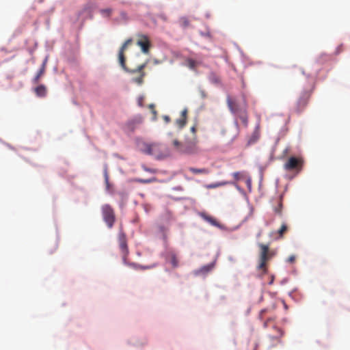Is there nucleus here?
<instances>
[{
    "mask_svg": "<svg viewBox=\"0 0 350 350\" xmlns=\"http://www.w3.org/2000/svg\"><path fill=\"white\" fill-rule=\"evenodd\" d=\"M198 141L196 138L187 141L185 143H180L178 140L174 139L172 142L176 150L180 154H194L198 152L197 146Z\"/></svg>",
    "mask_w": 350,
    "mask_h": 350,
    "instance_id": "2",
    "label": "nucleus"
},
{
    "mask_svg": "<svg viewBox=\"0 0 350 350\" xmlns=\"http://www.w3.org/2000/svg\"><path fill=\"white\" fill-rule=\"evenodd\" d=\"M101 211L104 221L109 228H111L116 221L114 210L109 204H104L101 207Z\"/></svg>",
    "mask_w": 350,
    "mask_h": 350,
    "instance_id": "5",
    "label": "nucleus"
},
{
    "mask_svg": "<svg viewBox=\"0 0 350 350\" xmlns=\"http://www.w3.org/2000/svg\"><path fill=\"white\" fill-rule=\"evenodd\" d=\"M273 328L277 331L276 335H269V338L273 342L275 341L278 343L281 342V338L284 336V332L279 327H273Z\"/></svg>",
    "mask_w": 350,
    "mask_h": 350,
    "instance_id": "14",
    "label": "nucleus"
},
{
    "mask_svg": "<svg viewBox=\"0 0 350 350\" xmlns=\"http://www.w3.org/2000/svg\"><path fill=\"white\" fill-rule=\"evenodd\" d=\"M228 184H233V183H230V182H228V181L219 182V183H212V184L207 185H206V188H207V189H215V188H217V187H219L226 185Z\"/></svg>",
    "mask_w": 350,
    "mask_h": 350,
    "instance_id": "20",
    "label": "nucleus"
},
{
    "mask_svg": "<svg viewBox=\"0 0 350 350\" xmlns=\"http://www.w3.org/2000/svg\"><path fill=\"white\" fill-rule=\"evenodd\" d=\"M189 171L191 172H192L193 174H207L209 173V171L206 168L198 169V168H195V167H190Z\"/></svg>",
    "mask_w": 350,
    "mask_h": 350,
    "instance_id": "21",
    "label": "nucleus"
},
{
    "mask_svg": "<svg viewBox=\"0 0 350 350\" xmlns=\"http://www.w3.org/2000/svg\"><path fill=\"white\" fill-rule=\"evenodd\" d=\"M201 217L206 221H208V223H210L211 225L213 226H219V223L217 222V221L213 218V217L210 216V215H206V213H201Z\"/></svg>",
    "mask_w": 350,
    "mask_h": 350,
    "instance_id": "18",
    "label": "nucleus"
},
{
    "mask_svg": "<svg viewBox=\"0 0 350 350\" xmlns=\"http://www.w3.org/2000/svg\"><path fill=\"white\" fill-rule=\"evenodd\" d=\"M282 197H280L279 199V201H278V206H275L273 210H274V212L275 214L281 216L282 214Z\"/></svg>",
    "mask_w": 350,
    "mask_h": 350,
    "instance_id": "22",
    "label": "nucleus"
},
{
    "mask_svg": "<svg viewBox=\"0 0 350 350\" xmlns=\"http://www.w3.org/2000/svg\"><path fill=\"white\" fill-rule=\"evenodd\" d=\"M137 44L141 47L144 53H147L150 49V42L148 38L145 36H139L137 42Z\"/></svg>",
    "mask_w": 350,
    "mask_h": 350,
    "instance_id": "9",
    "label": "nucleus"
},
{
    "mask_svg": "<svg viewBox=\"0 0 350 350\" xmlns=\"http://www.w3.org/2000/svg\"><path fill=\"white\" fill-rule=\"evenodd\" d=\"M191 132H192V133H196V127H195V126H192V127L191 128Z\"/></svg>",
    "mask_w": 350,
    "mask_h": 350,
    "instance_id": "37",
    "label": "nucleus"
},
{
    "mask_svg": "<svg viewBox=\"0 0 350 350\" xmlns=\"http://www.w3.org/2000/svg\"><path fill=\"white\" fill-rule=\"evenodd\" d=\"M286 261L289 263H293L295 261V256L294 255L290 256Z\"/></svg>",
    "mask_w": 350,
    "mask_h": 350,
    "instance_id": "32",
    "label": "nucleus"
},
{
    "mask_svg": "<svg viewBox=\"0 0 350 350\" xmlns=\"http://www.w3.org/2000/svg\"><path fill=\"white\" fill-rule=\"evenodd\" d=\"M148 107L150 109H153V104H150L148 105Z\"/></svg>",
    "mask_w": 350,
    "mask_h": 350,
    "instance_id": "40",
    "label": "nucleus"
},
{
    "mask_svg": "<svg viewBox=\"0 0 350 350\" xmlns=\"http://www.w3.org/2000/svg\"><path fill=\"white\" fill-rule=\"evenodd\" d=\"M310 96V90L304 91L301 92L296 104L295 110L297 113L301 112L305 109L309 101Z\"/></svg>",
    "mask_w": 350,
    "mask_h": 350,
    "instance_id": "6",
    "label": "nucleus"
},
{
    "mask_svg": "<svg viewBox=\"0 0 350 350\" xmlns=\"http://www.w3.org/2000/svg\"><path fill=\"white\" fill-rule=\"evenodd\" d=\"M148 154H150L151 153V146H148V149H147V151H146Z\"/></svg>",
    "mask_w": 350,
    "mask_h": 350,
    "instance_id": "36",
    "label": "nucleus"
},
{
    "mask_svg": "<svg viewBox=\"0 0 350 350\" xmlns=\"http://www.w3.org/2000/svg\"><path fill=\"white\" fill-rule=\"evenodd\" d=\"M237 116H239V118H240V120H241V122H243L244 126L245 127H247V125H248V117H247V110H246V102H245V100H244V109H243V110L241 111V113L237 114Z\"/></svg>",
    "mask_w": 350,
    "mask_h": 350,
    "instance_id": "15",
    "label": "nucleus"
},
{
    "mask_svg": "<svg viewBox=\"0 0 350 350\" xmlns=\"http://www.w3.org/2000/svg\"><path fill=\"white\" fill-rule=\"evenodd\" d=\"M258 245L260 250L258 268V269L266 272L267 262L275 255V252L274 250H269L268 245L258 243Z\"/></svg>",
    "mask_w": 350,
    "mask_h": 350,
    "instance_id": "3",
    "label": "nucleus"
},
{
    "mask_svg": "<svg viewBox=\"0 0 350 350\" xmlns=\"http://www.w3.org/2000/svg\"><path fill=\"white\" fill-rule=\"evenodd\" d=\"M168 155H169V153H168V152H167V153H166V154H165L164 155H157V158L158 159H163V158L166 157H167V156H168Z\"/></svg>",
    "mask_w": 350,
    "mask_h": 350,
    "instance_id": "33",
    "label": "nucleus"
},
{
    "mask_svg": "<svg viewBox=\"0 0 350 350\" xmlns=\"http://www.w3.org/2000/svg\"><path fill=\"white\" fill-rule=\"evenodd\" d=\"M142 269H150L151 266H146V267H141Z\"/></svg>",
    "mask_w": 350,
    "mask_h": 350,
    "instance_id": "38",
    "label": "nucleus"
},
{
    "mask_svg": "<svg viewBox=\"0 0 350 350\" xmlns=\"http://www.w3.org/2000/svg\"><path fill=\"white\" fill-rule=\"evenodd\" d=\"M35 93L38 96L44 97L46 94V88L44 85H40L35 88Z\"/></svg>",
    "mask_w": 350,
    "mask_h": 350,
    "instance_id": "17",
    "label": "nucleus"
},
{
    "mask_svg": "<svg viewBox=\"0 0 350 350\" xmlns=\"http://www.w3.org/2000/svg\"><path fill=\"white\" fill-rule=\"evenodd\" d=\"M267 312V310L266 309H263V310H261L260 313H259V315H258V317L260 320H262L263 318H264V315Z\"/></svg>",
    "mask_w": 350,
    "mask_h": 350,
    "instance_id": "31",
    "label": "nucleus"
},
{
    "mask_svg": "<svg viewBox=\"0 0 350 350\" xmlns=\"http://www.w3.org/2000/svg\"><path fill=\"white\" fill-rule=\"evenodd\" d=\"M167 260H168L172 264L174 268L178 266V260L176 258V254L173 252H170L168 253Z\"/></svg>",
    "mask_w": 350,
    "mask_h": 350,
    "instance_id": "16",
    "label": "nucleus"
},
{
    "mask_svg": "<svg viewBox=\"0 0 350 350\" xmlns=\"http://www.w3.org/2000/svg\"><path fill=\"white\" fill-rule=\"evenodd\" d=\"M261 234H262V231H259L258 233L257 234V237H260L261 236Z\"/></svg>",
    "mask_w": 350,
    "mask_h": 350,
    "instance_id": "39",
    "label": "nucleus"
},
{
    "mask_svg": "<svg viewBox=\"0 0 350 350\" xmlns=\"http://www.w3.org/2000/svg\"><path fill=\"white\" fill-rule=\"evenodd\" d=\"M132 43V39H128L125 41V42L123 44L122 47L120 49L119 54H118V58H119V62L122 68L125 70L126 71L131 72V73H137L139 76L136 77H133L132 79V81L138 85H140L143 82V77L144 76V73L142 72L143 68H144L145 65L142 64L139 65L136 70H129L125 64V57L124 55V51L126 50V47Z\"/></svg>",
    "mask_w": 350,
    "mask_h": 350,
    "instance_id": "1",
    "label": "nucleus"
},
{
    "mask_svg": "<svg viewBox=\"0 0 350 350\" xmlns=\"http://www.w3.org/2000/svg\"><path fill=\"white\" fill-rule=\"evenodd\" d=\"M260 137V124H258L252 135L249 137L247 140V145H252L253 144H255Z\"/></svg>",
    "mask_w": 350,
    "mask_h": 350,
    "instance_id": "10",
    "label": "nucleus"
},
{
    "mask_svg": "<svg viewBox=\"0 0 350 350\" xmlns=\"http://www.w3.org/2000/svg\"><path fill=\"white\" fill-rule=\"evenodd\" d=\"M246 183H247V185H248V187H251V180H250V178L247 179Z\"/></svg>",
    "mask_w": 350,
    "mask_h": 350,
    "instance_id": "35",
    "label": "nucleus"
},
{
    "mask_svg": "<svg viewBox=\"0 0 350 350\" xmlns=\"http://www.w3.org/2000/svg\"><path fill=\"white\" fill-rule=\"evenodd\" d=\"M288 226L286 224H283L280 228L278 230V234L279 238H283L284 234L287 232Z\"/></svg>",
    "mask_w": 350,
    "mask_h": 350,
    "instance_id": "23",
    "label": "nucleus"
},
{
    "mask_svg": "<svg viewBox=\"0 0 350 350\" xmlns=\"http://www.w3.org/2000/svg\"><path fill=\"white\" fill-rule=\"evenodd\" d=\"M226 101L230 111L234 114H239L244 109V106L241 107L240 104L230 96H228Z\"/></svg>",
    "mask_w": 350,
    "mask_h": 350,
    "instance_id": "8",
    "label": "nucleus"
},
{
    "mask_svg": "<svg viewBox=\"0 0 350 350\" xmlns=\"http://www.w3.org/2000/svg\"><path fill=\"white\" fill-rule=\"evenodd\" d=\"M187 66L191 69L194 70L196 68V66H197V62L195 60L192 59H189L187 61Z\"/></svg>",
    "mask_w": 350,
    "mask_h": 350,
    "instance_id": "26",
    "label": "nucleus"
},
{
    "mask_svg": "<svg viewBox=\"0 0 350 350\" xmlns=\"http://www.w3.org/2000/svg\"><path fill=\"white\" fill-rule=\"evenodd\" d=\"M163 118H164V120H165V121L166 122H170V117H169V116H165Z\"/></svg>",
    "mask_w": 350,
    "mask_h": 350,
    "instance_id": "34",
    "label": "nucleus"
},
{
    "mask_svg": "<svg viewBox=\"0 0 350 350\" xmlns=\"http://www.w3.org/2000/svg\"><path fill=\"white\" fill-rule=\"evenodd\" d=\"M118 243L120 248L123 254V260L125 262L126 261V255L128 254V246H127V241L126 237V234L120 230L118 233Z\"/></svg>",
    "mask_w": 350,
    "mask_h": 350,
    "instance_id": "7",
    "label": "nucleus"
},
{
    "mask_svg": "<svg viewBox=\"0 0 350 350\" xmlns=\"http://www.w3.org/2000/svg\"><path fill=\"white\" fill-rule=\"evenodd\" d=\"M208 79L213 84L219 85L221 83L220 77L215 72L210 73L208 76Z\"/></svg>",
    "mask_w": 350,
    "mask_h": 350,
    "instance_id": "19",
    "label": "nucleus"
},
{
    "mask_svg": "<svg viewBox=\"0 0 350 350\" xmlns=\"http://www.w3.org/2000/svg\"><path fill=\"white\" fill-rule=\"evenodd\" d=\"M144 98H145V97L144 96H139V98L137 99V103L140 107L143 106V102L144 100Z\"/></svg>",
    "mask_w": 350,
    "mask_h": 350,
    "instance_id": "30",
    "label": "nucleus"
},
{
    "mask_svg": "<svg viewBox=\"0 0 350 350\" xmlns=\"http://www.w3.org/2000/svg\"><path fill=\"white\" fill-rule=\"evenodd\" d=\"M138 181L146 183V182H150V180H138Z\"/></svg>",
    "mask_w": 350,
    "mask_h": 350,
    "instance_id": "41",
    "label": "nucleus"
},
{
    "mask_svg": "<svg viewBox=\"0 0 350 350\" xmlns=\"http://www.w3.org/2000/svg\"><path fill=\"white\" fill-rule=\"evenodd\" d=\"M180 22L184 27H188L189 25V21L186 17L181 18Z\"/></svg>",
    "mask_w": 350,
    "mask_h": 350,
    "instance_id": "29",
    "label": "nucleus"
},
{
    "mask_svg": "<svg viewBox=\"0 0 350 350\" xmlns=\"http://www.w3.org/2000/svg\"><path fill=\"white\" fill-rule=\"evenodd\" d=\"M275 317H269L267 320H265L263 323L264 328H267L269 326V323H271V322H273L275 321Z\"/></svg>",
    "mask_w": 350,
    "mask_h": 350,
    "instance_id": "28",
    "label": "nucleus"
},
{
    "mask_svg": "<svg viewBox=\"0 0 350 350\" xmlns=\"http://www.w3.org/2000/svg\"><path fill=\"white\" fill-rule=\"evenodd\" d=\"M187 109H185L181 112V116L180 118L176 120V124L180 129L183 128L187 122Z\"/></svg>",
    "mask_w": 350,
    "mask_h": 350,
    "instance_id": "13",
    "label": "nucleus"
},
{
    "mask_svg": "<svg viewBox=\"0 0 350 350\" xmlns=\"http://www.w3.org/2000/svg\"><path fill=\"white\" fill-rule=\"evenodd\" d=\"M304 160L301 157H291L284 165L286 171H293L299 173L304 165Z\"/></svg>",
    "mask_w": 350,
    "mask_h": 350,
    "instance_id": "4",
    "label": "nucleus"
},
{
    "mask_svg": "<svg viewBox=\"0 0 350 350\" xmlns=\"http://www.w3.org/2000/svg\"><path fill=\"white\" fill-rule=\"evenodd\" d=\"M104 176H105V182L106 189L107 191H110L111 185L109 181V175H108L107 170H105L104 172Z\"/></svg>",
    "mask_w": 350,
    "mask_h": 350,
    "instance_id": "24",
    "label": "nucleus"
},
{
    "mask_svg": "<svg viewBox=\"0 0 350 350\" xmlns=\"http://www.w3.org/2000/svg\"><path fill=\"white\" fill-rule=\"evenodd\" d=\"M254 350H256V347Z\"/></svg>",
    "mask_w": 350,
    "mask_h": 350,
    "instance_id": "43",
    "label": "nucleus"
},
{
    "mask_svg": "<svg viewBox=\"0 0 350 350\" xmlns=\"http://www.w3.org/2000/svg\"><path fill=\"white\" fill-rule=\"evenodd\" d=\"M100 12L103 16L109 17L112 13V10L111 8L102 9Z\"/></svg>",
    "mask_w": 350,
    "mask_h": 350,
    "instance_id": "25",
    "label": "nucleus"
},
{
    "mask_svg": "<svg viewBox=\"0 0 350 350\" xmlns=\"http://www.w3.org/2000/svg\"><path fill=\"white\" fill-rule=\"evenodd\" d=\"M47 59L46 58L40 70H38L37 75L34 77V78L32 79V82L33 84H38L40 80V78L44 75L45 70H46V66Z\"/></svg>",
    "mask_w": 350,
    "mask_h": 350,
    "instance_id": "12",
    "label": "nucleus"
},
{
    "mask_svg": "<svg viewBox=\"0 0 350 350\" xmlns=\"http://www.w3.org/2000/svg\"><path fill=\"white\" fill-rule=\"evenodd\" d=\"M163 239H164V241H165V239H166V235H165V234H163Z\"/></svg>",
    "mask_w": 350,
    "mask_h": 350,
    "instance_id": "42",
    "label": "nucleus"
},
{
    "mask_svg": "<svg viewBox=\"0 0 350 350\" xmlns=\"http://www.w3.org/2000/svg\"><path fill=\"white\" fill-rule=\"evenodd\" d=\"M232 176L236 180H239L243 178L244 174L242 172H236L232 174Z\"/></svg>",
    "mask_w": 350,
    "mask_h": 350,
    "instance_id": "27",
    "label": "nucleus"
},
{
    "mask_svg": "<svg viewBox=\"0 0 350 350\" xmlns=\"http://www.w3.org/2000/svg\"><path fill=\"white\" fill-rule=\"evenodd\" d=\"M215 267V263L212 262L206 265L202 266L200 269L194 271L196 275H206L211 272Z\"/></svg>",
    "mask_w": 350,
    "mask_h": 350,
    "instance_id": "11",
    "label": "nucleus"
}]
</instances>
